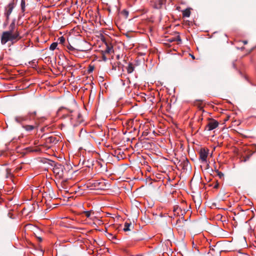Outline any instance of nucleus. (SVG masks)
<instances>
[{"instance_id": "f257e3e1", "label": "nucleus", "mask_w": 256, "mask_h": 256, "mask_svg": "<svg viewBox=\"0 0 256 256\" xmlns=\"http://www.w3.org/2000/svg\"><path fill=\"white\" fill-rule=\"evenodd\" d=\"M16 122L20 124L26 132H30L37 130L40 122H42L44 118L38 116L36 110H30L26 115L16 116L14 118Z\"/></svg>"}, {"instance_id": "f03ea898", "label": "nucleus", "mask_w": 256, "mask_h": 256, "mask_svg": "<svg viewBox=\"0 0 256 256\" xmlns=\"http://www.w3.org/2000/svg\"><path fill=\"white\" fill-rule=\"evenodd\" d=\"M22 38L14 20L10 24L8 30L2 32L1 36V43L2 44H5L8 42L10 41L12 44H14L20 40Z\"/></svg>"}, {"instance_id": "7ed1b4c3", "label": "nucleus", "mask_w": 256, "mask_h": 256, "mask_svg": "<svg viewBox=\"0 0 256 256\" xmlns=\"http://www.w3.org/2000/svg\"><path fill=\"white\" fill-rule=\"evenodd\" d=\"M219 123L216 120L210 118L209 121L206 126L205 130H212L216 128L218 126Z\"/></svg>"}, {"instance_id": "20e7f679", "label": "nucleus", "mask_w": 256, "mask_h": 256, "mask_svg": "<svg viewBox=\"0 0 256 256\" xmlns=\"http://www.w3.org/2000/svg\"><path fill=\"white\" fill-rule=\"evenodd\" d=\"M70 112L72 114L70 115L72 120H76L78 124H80L82 122V116L80 112L72 110H70Z\"/></svg>"}, {"instance_id": "39448f33", "label": "nucleus", "mask_w": 256, "mask_h": 256, "mask_svg": "<svg viewBox=\"0 0 256 256\" xmlns=\"http://www.w3.org/2000/svg\"><path fill=\"white\" fill-rule=\"evenodd\" d=\"M208 150L205 148H201L200 152V159L202 162H206L207 158L208 156Z\"/></svg>"}, {"instance_id": "423d86ee", "label": "nucleus", "mask_w": 256, "mask_h": 256, "mask_svg": "<svg viewBox=\"0 0 256 256\" xmlns=\"http://www.w3.org/2000/svg\"><path fill=\"white\" fill-rule=\"evenodd\" d=\"M14 8V4L13 3H10L7 7L6 8V12H5V15L6 17L7 20L9 19V16L10 14H11L12 10Z\"/></svg>"}, {"instance_id": "0eeeda50", "label": "nucleus", "mask_w": 256, "mask_h": 256, "mask_svg": "<svg viewBox=\"0 0 256 256\" xmlns=\"http://www.w3.org/2000/svg\"><path fill=\"white\" fill-rule=\"evenodd\" d=\"M63 166L61 164L56 165L54 168V173L59 175L60 176L62 174Z\"/></svg>"}, {"instance_id": "6e6552de", "label": "nucleus", "mask_w": 256, "mask_h": 256, "mask_svg": "<svg viewBox=\"0 0 256 256\" xmlns=\"http://www.w3.org/2000/svg\"><path fill=\"white\" fill-rule=\"evenodd\" d=\"M121 68L122 71L126 70L128 74H131L134 70L133 65H122Z\"/></svg>"}, {"instance_id": "1a4fd4ad", "label": "nucleus", "mask_w": 256, "mask_h": 256, "mask_svg": "<svg viewBox=\"0 0 256 256\" xmlns=\"http://www.w3.org/2000/svg\"><path fill=\"white\" fill-rule=\"evenodd\" d=\"M58 140L55 136H50L46 138V142L48 144H56Z\"/></svg>"}, {"instance_id": "9d476101", "label": "nucleus", "mask_w": 256, "mask_h": 256, "mask_svg": "<svg viewBox=\"0 0 256 256\" xmlns=\"http://www.w3.org/2000/svg\"><path fill=\"white\" fill-rule=\"evenodd\" d=\"M32 68L34 70H36L38 72H42L41 68H42L44 69H46L48 66V65H31Z\"/></svg>"}, {"instance_id": "9b49d317", "label": "nucleus", "mask_w": 256, "mask_h": 256, "mask_svg": "<svg viewBox=\"0 0 256 256\" xmlns=\"http://www.w3.org/2000/svg\"><path fill=\"white\" fill-rule=\"evenodd\" d=\"M94 186L96 189L102 190L104 188V182H99L98 180L96 181L94 183Z\"/></svg>"}, {"instance_id": "f8f14e48", "label": "nucleus", "mask_w": 256, "mask_h": 256, "mask_svg": "<svg viewBox=\"0 0 256 256\" xmlns=\"http://www.w3.org/2000/svg\"><path fill=\"white\" fill-rule=\"evenodd\" d=\"M106 48L104 50V54H110L113 52V48L112 46L110 45H108L107 44H106Z\"/></svg>"}, {"instance_id": "ddd939ff", "label": "nucleus", "mask_w": 256, "mask_h": 256, "mask_svg": "<svg viewBox=\"0 0 256 256\" xmlns=\"http://www.w3.org/2000/svg\"><path fill=\"white\" fill-rule=\"evenodd\" d=\"M132 224L130 222H126L124 224V232L129 231L130 230V226H131Z\"/></svg>"}, {"instance_id": "4468645a", "label": "nucleus", "mask_w": 256, "mask_h": 256, "mask_svg": "<svg viewBox=\"0 0 256 256\" xmlns=\"http://www.w3.org/2000/svg\"><path fill=\"white\" fill-rule=\"evenodd\" d=\"M51 66L53 68H56L60 72H62L63 69L66 68V66L64 67L62 65H58H58H51Z\"/></svg>"}, {"instance_id": "2eb2a0df", "label": "nucleus", "mask_w": 256, "mask_h": 256, "mask_svg": "<svg viewBox=\"0 0 256 256\" xmlns=\"http://www.w3.org/2000/svg\"><path fill=\"white\" fill-rule=\"evenodd\" d=\"M68 50L70 52L75 53L76 52V48L73 47L70 44H68L66 46Z\"/></svg>"}, {"instance_id": "dca6fc26", "label": "nucleus", "mask_w": 256, "mask_h": 256, "mask_svg": "<svg viewBox=\"0 0 256 256\" xmlns=\"http://www.w3.org/2000/svg\"><path fill=\"white\" fill-rule=\"evenodd\" d=\"M87 50H88L87 48H86L84 46H76V51L78 50V51L84 52Z\"/></svg>"}, {"instance_id": "f3484780", "label": "nucleus", "mask_w": 256, "mask_h": 256, "mask_svg": "<svg viewBox=\"0 0 256 256\" xmlns=\"http://www.w3.org/2000/svg\"><path fill=\"white\" fill-rule=\"evenodd\" d=\"M94 212L92 211V210H90V211H84L83 212V214H85V216H86V217L87 218H90V219H92V218H91V214H94Z\"/></svg>"}, {"instance_id": "a211bd4d", "label": "nucleus", "mask_w": 256, "mask_h": 256, "mask_svg": "<svg viewBox=\"0 0 256 256\" xmlns=\"http://www.w3.org/2000/svg\"><path fill=\"white\" fill-rule=\"evenodd\" d=\"M190 14V12L189 10L186 9L182 13V15L184 17H189Z\"/></svg>"}, {"instance_id": "6ab92c4d", "label": "nucleus", "mask_w": 256, "mask_h": 256, "mask_svg": "<svg viewBox=\"0 0 256 256\" xmlns=\"http://www.w3.org/2000/svg\"><path fill=\"white\" fill-rule=\"evenodd\" d=\"M57 46H58V42H53L50 44V49L51 50H54L56 49Z\"/></svg>"}, {"instance_id": "aec40b11", "label": "nucleus", "mask_w": 256, "mask_h": 256, "mask_svg": "<svg viewBox=\"0 0 256 256\" xmlns=\"http://www.w3.org/2000/svg\"><path fill=\"white\" fill-rule=\"evenodd\" d=\"M22 12L25 10L26 3L24 0H22L20 4Z\"/></svg>"}, {"instance_id": "412c9836", "label": "nucleus", "mask_w": 256, "mask_h": 256, "mask_svg": "<svg viewBox=\"0 0 256 256\" xmlns=\"http://www.w3.org/2000/svg\"><path fill=\"white\" fill-rule=\"evenodd\" d=\"M65 38L64 36H60L58 38V42L60 44H64L65 42Z\"/></svg>"}, {"instance_id": "4be33fe9", "label": "nucleus", "mask_w": 256, "mask_h": 256, "mask_svg": "<svg viewBox=\"0 0 256 256\" xmlns=\"http://www.w3.org/2000/svg\"><path fill=\"white\" fill-rule=\"evenodd\" d=\"M94 68L93 65H89V68L88 70V74L91 73L94 70Z\"/></svg>"}, {"instance_id": "5701e85b", "label": "nucleus", "mask_w": 256, "mask_h": 256, "mask_svg": "<svg viewBox=\"0 0 256 256\" xmlns=\"http://www.w3.org/2000/svg\"><path fill=\"white\" fill-rule=\"evenodd\" d=\"M166 0H158V4L159 6H158V8H160L164 4Z\"/></svg>"}, {"instance_id": "b1692460", "label": "nucleus", "mask_w": 256, "mask_h": 256, "mask_svg": "<svg viewBox=\"0 0 256 256\" xmlns=\"http://www.w3.org/2000/svg\"><path fill=\"white\" fill-rule=\"evenodd\" d=\"M214 252H215V249L214 248H210L208 254H210L212 256H214Z\"/></svg>"}, {"instance_id": "393cba45", "label": "nucleus", "mask_w": 256, "mask_h": 256, "mask_svg": "<svg viewBox=\"0 0 256 256\" xmlns=\"http://www.w3.org/2000/svg\"><path fill=\"white\" fill-rule=\"evenodd\" d=\"M112 70H116V68H121L120 66V65H112Z\"/></svg>"}, {"instance_id": "a878e982", "label": "nucleus", "mask_w": 256, "mask_h": 256, "mask_svg": "<svg viewBox=\"0 0 256 256\" xmlns=\"http://www.w3.org/2000/svg\"><path fill=\"white\" fill-rule=\"evenodd\" d=\"M176 41H178V42H181V39H180V38L179 36H177V38H176Z\"/></svg>"}, {"instance_id": "bb28decb", "label": "nucleus", "mask_w": 256, "mask_h": 256, "mask_svg": "<svg viewBox=\"0 0 256 256\" xmlns=\"http://www.w3.org/2000/svg\"><path fill=\"white\" fill-rule=\"evenodd\" d=\"M81 44H84V45H88V43L86 42H84V41L82 42Z\"/></svg>"}, {"instance_id": "cd10ccee", "label": "nucleus", "mask_w": 256, "mask_h": 256, "mask_svg": "<svg viewBox=\"0 0 256 256\" xmlns=\"http://www.w3.org/2000/svg\"><path fill=\"white\" fill-rule=\"evenodd\" d=\"M178 209H179V208H178V207H177V208H174V212H176L177 210H178Z\"/></svg>"}, {"instance_id": "c85d7f7f", "label": "nucleus", "mask_w": 256, "mask_h": 256, "mask_svg": "<svg viewBox=\"0 0 256 256\" xmlns=\"http://www.w3.org/2000/svg\"><path fill=\"white\" fill-rule=\"evenodd\" d=\"M243 43H244V44H247L248 42H247L246 40H244V41H243Z\"/></svg>"}, {"instance_id": "c756f323", "label": "nucleus", "mask_w": 256, "mask_h": 256, "mask_svg": "<svg viewBox=\"0 0 256 256\" xmlns=\"http://www.w3.org/2000/svg\"><path fill=\"white\" fill-rule=\"evenodd\" d=\"M218 175L220 176H222H222H223V174H222V173L220 172V173L218 174Z\"/></svg>"}, {"instance_id": "7c9ffc66", "label": "nucleus", "mask_w": 256, "mask_h": 256, "mask_svg": "<svg viewBox=\"0 0 256 256\" xmlns=\"http://www.w3.org/2000/svg\"><path fill=\"white\" fill-rule=\"evenodd\" d=\"M39 238V240H40V242H41V241L42 240V238Z\"/></svg>"}, {"instance_id": "2f4dec72", "label": "nucleus", "mask_w": 256, "mask_h": 256, "mask_svg": "<svg viewBox=\"0 0 256 256\" xmlns=\"http://www.w3.org/2000/svg\"><path fill=\"white\" fill-rule=\"evenodd\" d=\"M181 218L182 219V221L184 220V217H182V218Z\"/></svg>"}, {"instance_id": "473e14b6", "label": "nucleus", "mask_w": 256, "mask_h": 256, "mask_svg": "<svg viewBox=\"0 0 256 256\" xmlns=\"http://www.w3.org/2000/svg\"><path fill=\"white\" fill-rule=\"evenodd\" d=\"M179 221H180V219H178V220H177L176 222L178 223Z\"/></svg>"}, {"instance_id": "72a5a7b5", "label": "nucleus", "mask_w": 256, "mask_h": 256, "mask_svg": "<svg viewBox=\"0 0 256 256\" xmlns=\"http://www.w3.org/2000/svg\"><path fill=\"white\" fill-rule=\"evenodd\" d=\"M216 256H220V254H219L218 253V254H216Z\"/></svg>"}, {"instance_id": "f704fd0d", "label": "nucleus", "mask_w": 256, "mask_h": 256, "mask_svg": "<svg viewBox=\"0 0 256 256\" xmlns=\"http://www.w3.org/2000/svg\"><path fill=\"white\" fill-rule=\"evenodd\" d=\"M103 58H104V60H106V58H105V56H103Z\"/></svg>"}, {"instance_id": "c9c22d12", "label": "nucleus", "mask_w": 256, "mask_h": 256, "mask_svg": "<svg viewBox=\"0 0 256 256\" xmlns=\"http://www.w3.org/2000/svg\"><path fill=\"white\" fill-rule=\"evenodd\" d=\"M192 58H194V56H192Z\"/></svg>"}, {"instance_id": "e433bc0d", "label": "nucleus", "mask_w": 256, "mask_h": 256, "mask_svg": "<svg viewBox=\"0 0 256 256\" xmlns=\"http://www.w3.org/2000/svg\"><path fill=\"white\" fill-rule=\"evenodd\" d=\"M138 256H142V255H138Z\"/></svg>"}]
</instances>
